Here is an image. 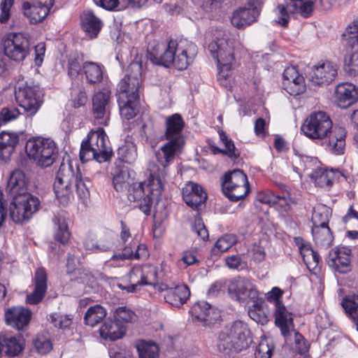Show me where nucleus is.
Instances as JSON below:
<instances>
[{"label":"nucleus","instance_id":"5701e85b","mask_svg":"<svg viewBox=\"0 0 358 358\" xmlns=\"http://www.w3.org/2000/svg\"><path fill=\"white\" fill-rule=\"evenodd\" d=\"M34 290L27 295L26 301L30 305L40 303L48 289V275L43 268L36 269L33 278Z\"/></svg>","mask_w":358,"mask_h":358},{"label":"nucleus","instance_id":"7ed1b4c3","mask_svg":"<svg viewBox=\"0 0 358 358\" xmlns=\"http://www.w3.org/2000/svg\"><path fill=\"white\" fill-rule=\"evenodd\" d=\"M250 342V331L248 324L236 320L220 332L217 345L220 352L229 355L246 349Z\"/></svg>","mask_w":358,"mask_h":358},{"label":"nucleus","instance_id":"393cba45","mask_svg":"<svg viewBox=\"0 0 358 358\" xmlns=\"http://www.w3.org/2000/svg\"><path fill=\"white\" fill-rule=\"evenodd\" d=\"M338 74L337 66L330 62L314 66L309 74L310 80L315 85H328Z\"/></svg>","mask_w":358,"mask_h":358},{"label":"nucleus","instance_id":"dca6fc26","mask_svg":"<svg viewBox=\"0 0 358 358\" xmlns=\"http://www.w3.org/2000/svg\"><path fill=\"white\" fill-rule=\"evenodd\" d=\"M174 46L176 51L172 65L180 71L185 70L193 62L197 54V48L186 38L174 41Z\"/></svg>","mask_w":358,"mask_h":358},{"label":"nucleus","instance_id":"e433bc0d","mask_svg":"<svg viewBox=\"0 0 358 358\" xmlns=\"http://www.w3.org/2000/svg\"><path fill=\"white\" fill-rule=\"evenodd\" d=\"M274 317L275 325L280 329L282 334L285 336L289 333L290 327L293 325L292 314L282 304L275 307Z\"/></svg>","mask_w":358,"mask_h":358},{"label":"nucleus","instance_id":"09e8293b","mask_svg":"<svg viewBox=\"0 0 358 358\" xmlns=\"http://www.w3.org/2000/svg\"><path fill=\"white\" fill-rule=\"evenodd\" d=\"M117 102L122 117L126 120H131L136 115L138 100H131V99H122L117 98Z\"/></svg>","mask_w":358,"mask_h":358},{"label":"nucleus","instance_id":"4d7b16f0","mask_svg":"<svg viewBox=\"0 0 358 358\" xmlns=\"http://www.w3.org/2000/svg\"><path fill=\"white\" fill-rule=\"evenodd\" d=\"M283 89L292 96H296L303 93L306 90L304 78L294 81H282Z\"/></svg>","mask_w":358,"mask_h":358},{"label":"nucleus","instance_id":"bb28decb","mask_svg":"<svg viewBox=\"0 0 358 358\" xmlns=\"http://www.w3.org/2000/svg\"><path fill=\"white\" fill-rule=\"evenodd\" d=\"M31 313L27 308L13 306L5 310L6 323L18 330L27 326L31 320Z\"/></svg>","mask_w":358,"mask_h":358},{"label":"nucleus","instance_id":"680f3d73","mask_svg":"<svg viewBox=\"0 0 358 358\" xmlns=\"http://www.w3.org/2000/svg\"><path fill=\"white\" fill-rule=\"evenodd\" d=\"M295 243L299 247L300 253L303 257V262L307 265V266L310 268V264H311V262H309V254L313 253V250L311 248V246L309 244H308L303 238L300 237L295 238Z\"/></svg>","mask_w":358,"mask_h":358},{"label":"nucleus","instance_id":"6ab92c4d","mask_svg":"<svg viewBox=\"0 0 358 358\" xmlns=\"http://www.w3.org/2000/svg\"><path fill=\"white\" fill-rule=\"evenodd\" d=\"M53 4V0H34L31 3L26 1L22 4L23 13L30 23L37 24L45 18Z\"/></svg>","mask_w":358,"mask_h":358},{"label":"nucleus","instance_id":"7c9ffc66","mask_svg":"<svg viewBox=\"0 0 358 358\" xmlns=\"http://www.w3.org/2000/svg\"><path fill=\"white\" fill-rule=\"evenodd\" d=\"M19 142V136L15 133L2 131L0 133V163H6L15 152Z\"/></svg>","mask_w":358,"mask_h":358},{"label":"nucleus","instance_id":"8fccbe9b","mask_svg":"<svg viewBox=\"0 0 358 358\" xmlns=\"http://www.w3.org/2000/svg\"><path fill=\"white\" fill-rule=\"evenodd\" d=\"M341 305L349 317L355 322H358V294L345 296L343 298Z\"/></svg>","mask_w":358,"mask_h":358},{"label":"nucleus","instance_id":"603ef678","mask_svg":"<svg viewBox=\"0 0 358 358\" xmlns=\"http://www.w3.org/2000/svg\"><path fill=\"white\" fill-rule=\"evenodd\" d=\"M83 59L78 55H71L67 61L66 69L68 76L71 79L77 78L80 73H83Z\"/></svg>","mask_w":358,"mask_h":358},{"label":"nucleus","instance_id":"5fc2aeb1","mask_svg":"<svg viewBox=\"0 0 358 358\" xmlns=\"http://www.w3.org/2000/svg\"><path fill=\"white\" fill-rule=\"evenodd\" d=\"M344 69L351 76H358V46L345 57Z\"/></svg>","mask_w":358,"mask_h":358},{"label":"nucleus","instance_id":"f03ea898","mask_svg":"<svg viewBox=\"0 0 358 358\" xmlns=\"http://www.w3.org/2000/svg\"><path fill=\"white\" fill-rule=\"evenodd\" d=\"M208 50L216 59L218 66L217 80L220 85L230 86V72L236 64L234 48L229 36L223 31H219L214 40L208 45Z\"/></svg>","mask_w":358,"mask_h":358},{"label":"nucleus","instance_id":"e2e57ef3","mask_svg":"<svg viewBox=\"0 0 358 358\" xmlns=\"http://www.w3.org/2000/svg\"><path fill=\"white\" fill-rule=\"evenodd\" d=\"M219 136L220 141L224 143L225 148L229 151V158L234 160L239 157L240 152L238 149L236 148L234 142L229 139L226 133L223 131H219Z\"/></svg>","mask_w":358,"mask_h":358},{"label":"nucleus","instance_id":"b1692460","mask_svg":"<svg viewBox=\"0 0 358 358\" xmlns=\"http://www.w3.org/2000/svg\"><path fill=\"white\" fill-rule=\"evenodd\" d=\"M182 198L185 203L193 210H198L205 204L208 196L203 187L194 182H189L182 190Z\"/></svg>","mask_w":358,"mask_h":358},{"label":"nucleus","instance_id":"c9c22d12","mask_svg":"<svg viewBox=\"0 0 358 358\" xmlns=\"http://www.w3.org/2000/svg\"><path fill=\"white\" fill-rule=\"evenodd\" d=\"M339 174V172H334L332 169L328 171L325 169L317 166L310 176L314 180L315 185L329 189L333 185L336 174Z\"/></svg>","mask_w":358,"mask_h":358},{"label":"nucleus","instance_id":"49530a36","mask_svg":"<svg viewBox=\"0 0 358 358\" xmlns=\"http://www.w3.org/2000/svg\"><path fill=\"white\" fill-rule=\"evenodd\" d=\"M91 181L88 178H83L81 173L78 172L73 174V187L76 188L78 196L81 199H85L90 196L89 188Z\"/></svg>","mask_w":358,"mask_h":358},{"label":"nucleus","instance_id":"9b49d317","mask_svg":"<svg viewBox=\"0 0 358 358\" xmlns=\"http://www.w3.org/2000/svg\"><path fill=\"white\" fill-rule=\"evenodd\" d=\"M141 66L138 63H131L127 71H131L133 74L127 73L120 81L117 85V98L131 100L139 99V85L141 83Z\"/></svg>","mask_w":358,"mask_h":358},{"label":"nucleus","instance_id":"aec40b11","mask_svg":"<svg viewBox=\"0 0 358 358\" xmlns=\"http://www.w3.org/2000/svg\"><path fill=\"white\" fill-rule=\"evenodd\" d=\"M157 268L151 264L135 265L129 273L130 282H135L141 286L155 287L157 284Z\"/></svg>","mask_w":358,"mask_h":358},{"label":"nucleus","instance_id":"c85d7f7f","mask_svg":"<svg viewBox=\"0 0 358 358\" xmlns=\"http://www.w3.org/2000/svg\"><path fill=\"white\" fill-rule=\"evenodd\" d=\"M335 97L337 105L346 108L358 101V88L352 83H340L336 87Z\"/></svg>","mask_w":358,"mask_h":358},{"label":"nucleus","instance_id":"69168bd1","mask_svg":"<svg viewBox=\"0 0 358 358\" xmlns=\"http://www.w3.org/2000/svg\"><path fill=\"white\" fill-rule=\"evenodd\" d=\"M192 230L198 237L201 238V240H208L209 236L208 231L201 218H195L194 222L192 224Z\"/></svg>","mask_w":358,"mask_h":358},{"label":"nucleus","instance_id":"f257e3e1","mask_svg":"<svg viewBox=\"0 0 358 358\" xmlns=\"http://www.w3.org/2000/svg\"><path fill=\"white\" fill-rule=\"evenodd\" d=\"M165 138L168 141L155 153L156 159L159 165L164 167L171 164L176 155L180 154L185 144L182 130L185 122L182 116L175 113L166 117Z\"/></svg>","mask_w":358,"mask_h":358},{"label":"nucleus","instance_id":"20e7f679","mask_svg":"<svg viewBox=\"0 0 358 358\" xmlns=\"http://www.w3.org/2000/svg\"><path fill=\"white\" fill-rule=\"evenodd\" d=\"M108 143V136L103 129L90 132L87 139L81 143L80 159L82 162L92 159L99 163L108 161L112 153Z\"/></svg>","mask_w":358,"mask_h":358},{"label":"nucleus","instance_id":"412c9836","mask_svg":"<svg viewBox=\"0 0 358 358\" xmlns=\"http://www.w3.org/2000/svg\"><path fill=\"white\" fill-rule=\"evenodd\" d=\"M189 313L194 320L201 322L204 326L213 324L221 317L218 309L204 301L195 303Z\"/></svg>","mask_w":358,"mask_h":358},{"label":"nucleus","instance_id":"37998d69","mask_svg":"<svg viewBox=\"0 0 358 358\" xmlns=\"http://www.w3.org/2000/svg\"><path fill=\"white\" fill-rule=\"evenodd\" d=\"M107 315L106 310L101 305L90 307L84 315V322L86 325L94 327L100 323Z\"/></svg>","mask_w":358,"mask_h":358},{"label":"nucleus","instance_id":"c756f323","mask_svg":"<svg viewBox=\"0 0 358 358\" xmlns=\"http://www.w3.org/2000/svg\"><path fill=\"white\" fill-rule=\"evenodd\" d=\"M190 296V290L185 284H178L167 289L164 294L165 301L172 306L180 308L185 304Z\"/></svg>","mask_w":358,"mask_h":358},{"label":"nucleus","instance_id":"13d9d810","mask_svg":"<svg viewBox=\"0 0 358 358\" xmlns=\"http://www.w3.org/2000/svg\"><path fill=\"white\" fill-rule=\"evenodd\" d=\"M50 322L59 329L69 328L72 324V318L69 315L52 313L50 315Z\"/></svg>","mask_w":358,"mask_h":358},{"label":"nucleus","instance_id":"2f4dec72","mask_svg":"<svg viewBox=\"0 0 358 358\" xmlns=\"http://www.w3.org/2000/svg\"><path fill=\"white\" fill-rule=\"evenodd\" d=\"M81 26L84 31L91 38H95L102 27L101 20L96 17L92 10H84L80 16Z\"/></svg>","mask_w":358,"mask_h":358},{"label":"nucleus","instance_id":"0eeeda50","mask_svg":"<svg viewBox=\"0 0 358 358\" xmlns=\"http://www.w3.org/2000/svg\"><path fill=\"white\" fill-rule=\"evenodd\" d=\"M329 115L324 111L313 112L301 126V131L310 139L322 141L334 127Z\"/></svg>","mask_w":358,"mask_h":358},{"label":"nucleus","instance_id":"864d4df0","mask_svg":"<svg viewBox=\"0 0 358 358\" xmlns=\"http://www.w3.org/2000/svg\"><path fill=\"white\" fill-rule=\"evenodd\" d=\"M113 317L118 323L123 325L135 322L137 317L136 313L127 306H120L115 308Z\"/></svg>","mask_w":358,"mask_h":358},{"label":"nucleus","instance_id":"58836bf2","mask_svg":"<svg viewBox=\"0 0 358 358\" xmlns=\"http://www.w3.org/2000/svg\"><path fill=\"white\" fill-rule=\"evenodd\" d=\"M311 231L317 247L327 248L331 245L334 236L329 226L312 227Z\"/></svg>","mask_w":358,"mask_h":358},{"label":"nucleus","instance_id":"338daca9","mask_svg":"<svg viewBox=\"0 0 358 358\" xmlns=\"http://www.w3.org/2000/svg\"><path fill=\"white\" fill-rule=\"evenodd\" d=\"M283 294V291L278 287H273L268 293L266 294V299L269 303L273 304L274 307L282 304L281 299Z\"/></svg>","mask_w":358,"mask_h":358},{"label":"nucleus","instance_id":"3c124183","mask_svg":"<svg viewBox=\"0 0 358 358\" xmlns=\"http://www.w3.org/2000/svg\"><path fill=\"white\" fill-rule=\"evenodd\" d=\"M140 358H157L159 348L152 342L141 341L136 346Z\"/></svg>","mask_w":358,"mask_h":358},{"label":"nucleus","instance_id":"9d476101","mask_svg":"<svg viewBox=\"0 0 358 358\" xmlns=\"http://www.w3.org/2000/svg\"><path fill=\"white\" fill-rule=\"evenodd\" d=\"M314 3V0H285V3L279 4L273 10L276 15L274 22L286 27L290 13H299L303 17H308L313 11Z\"/></svg>","mask_w":358,"mask_h":358},{"label":"nucleus","instance_id":"0e129e2a","mask_svg":"<svg viewBox=\"0 0 358 358\" xmlns=\"http://www.w3.org/2000/svg\"><path fill=\"white\" fill-rule=\"evenodd\" d=\"M34 345L37 351L41 354H46L52 348L50 340L43 336H37L34 341Z\"/></svg>","mask_w":358,"mask_h":358},{"label":"nucleus","instance_id":"4c0bfd02","mask_svg":"<svg viewBox=\"0 0 358 358\" xmlns=\"http://www.w3.org/2000/svg\"><path fill=\"white\" fill-rule=\"evenodd\" d=\"M221 185L222 189L228 191L229 189L234 187V186L249 185V182L247 176L243 171L235 169L224 175Z\"/></svg>","mask_w":358,"mask_h":358},{"label":"nucleus","instance_id":"a211bd4d","mask_svg":"<svg viewBox=\"0 0 358 358\" xmlns=\"http://www.w3.org/2000/svg\"><path fill=\"white\" fill-rule=\"evenodd\" d=\"M128 199L137 203L138 207L145 215H149L152 206V198L147 193L145 182H133L128 187Z\"/></svg>","mask_w":358,"mask_h":358},{"label":"nucleus","instance_id":"1a4fd4ad","mask_svg":"<svg viewBox=\"0 0 358 358\" xmlns=\"http://www.w3.org/2000/svg\"><path fill=\"white\" fill-rule=\"evenodd\" d=\"M73 170L70 163H62L56 175L53 185L55 196L59 203L66 206L73 199Z\"/></svg>","mask_w":358,"mask_h":358},{"label":"nucleus","instance_id":"f704fd0d","mask_svg":"<svg viewBox=\"0 0 358 358\" xmlns=\"http://www.w3.org/2000/svg\"><path fill=\"white\" fill-rule=\"evenodd\" d=\"M163 170L159 173H151L148 183H145L147 193L149 194L153 200H157L161 196L164 189V176L166 174V169L160 165Z\"/></svg>","mask_w":358,"mask_h":358},{"label":"nucleus","instance_id":"39448f33","mask_svg":"<svg viewBox=\"0 0 358 358\" xmlns=\"http://www.w3.org/2000/svg\"><path fill=\"white\" fill-rule=\"evenodd\" d=\"M26 151L29 158L33 159L37 165L48 167L57 158L59 149L53 140L36 137L28 141Z\"/></svg>","mask_w":358,"mask_h":358},{"label":"nucleus","instance_id":"79ce46f5","mask_svg":"<svg viewBox=\"0 0 358 358\" xmlns=\"http://www.w3.org/2000/svg\"><path fill=\"white\" fill-rule=\"evenodd\" d=\"M137 148L131 141L126 140L117 150V158L121 162L131 164L137 159Z\"/></svg>","mask_w":358,"mask_h":358},{"label":"nucleus","instance_id":"f3484780","mask_svg":"<svg viewBox=\"0 0 358 358\" xmlns=\"http://www.w3.org/2000/svg\"><path fill=\"white\" fill-rule=\"evenodd\" d=\"M347 131L340 126H334L322 140L324 149L335 155H343L345 150Z\"/></svg>","mask_w":358,"mask_h":358},{"label":"nucleus","instance_id":"473e14b6","mask_svg":"<svg viewBox=\"0 0 358 358\" xmlns=\"http://www.w3.org/2000/svg\"><path fill=\"white\" fill-rule=\"evenodd\" d=\"M126 331L123 324L115 321L107 320L99 329L100 336L105 340L115 341L122 338Z\"/></svg>","mask_w":358,"mask_h":358},{"label":"nucleus","instance_id":"6e6552de","mask_svg":"<svg viewBox=\"0 0 358 358\" xmlns=\"http://www.w3.org/2000/svg\"><path fill=\"white\" fill-rule=\"evenodd\" d=\"M40 206L39 199L31 194L12 198L8 207L10 218L17 224L27 222Z\"/></svg>","mask_w":358,"mask_h":358},{"label":"nucleus","instance_id":"423d86ee","mask_svg":"<svg viewBox=\"0 0 358 358\" xmlns=\"http://www.w3.org/2000/svg\"><path fill=\"white\" fill-rule=\"evenodd\" d=\"M15 96L18 105L28 116L34 115L43 103V92L38 85L18 80L15 87Z\"/></svg>","mask_w":358,"mask_h":358},{"label":"nucleus","instance_id":"ddd939ff","mask_svg":"<svg viewBox=\"0 0 358 358\" xmlns=\"http://www.w3.org/2000/svg\"><path fill=\"white\" fill-rule=\"evenodd\" d=\"M174 41L167 43H153L149 44L147 50V57L152 64L169 68L174 62Z\"/></svg>","mask_w":358,"mask_h":358},{"label":"nucleus","instance_id":"052dcab7","mask_svg":"<svg viewBox=\"0 0 358 358\" xmlns=\"http://www.w3.org/2000/svg\"><path fill=\"white\" fill-rule=\"evenodd\" d=\"M20 114L19 110L15 107H5L0 111V125H4L9 122L17 119Z\"/></svg>","mask_w":358,"mask_h":358},{"label":"nucleus","instance_id":"774afa93","mask_svg":"<svg viewBox=\"0 0 358 358\" xmlns=\"http://www.w3.org/2000/svg\"><path fill=\"white\" fill-rule=\"evenodd\" d=\"M273 346L266 341H261L255 352V358H271Z\"/></svg>","mask_w":358,"mask_h":358},{"label":"nucleus","instance_id":"ea45409f","mask_svg":"<svg viewBox=\"0 0 358 358\" xmlns=\"http://www.w3.org/2000/svg\"><path fill=\"white\" fill-rule=\"evenodd\" d=\"M1 340V350L2 353L10 357H14L18 355L22 350V346L18 339L8 334L0 333Z\"/></svg>","mask_w":358,"mask_h":358},{"label":"nucleus","instance_id":"a19ab883","mask_svg":"<svg viewBox=\"0 0 358 358\" xmlns=\"http://www.w3.org/2000/svg\"><path fill=\"white\" fill-rule=\"evenodd\" d=\"M113 175V185L117 192H124L128 189L131 185V178L127 167H115Z\"/></svg>","mask_w":358,"mask_h":358},{"label":"nucleus","instance_id":"f8f14e48","mask_svg":"<svg viewBox=\"0 0 358 358\" xmlns=\"http://www.w3.org/2000/svg\"><path fill=\"white\" fill-rule=\"evenodd\" d=\"M3 54L15 62L23 61L29 54V41L21 33H10L3 41Z\"/></svg>","mask_w":358,"mask_h":358},{"label":"nucleus","instance_id":"a878e982","mask_svg":"<svg viewBox=\"0 0 358 358\" xmlns=\"http://www.w3.org/2000/svg\"><path fill=\"white\" fill-rule=\"evenodd\" d=\"M350 255L349 248H335L329 253L328 264L335 271L341 273H346L351 270Z\"/></svg>","mask_w":358,"mask_h":358},{"label":"nucleus","instance_id":"6e6d98bb","mask_svg":"<svg viewBox=\"0 0 358 358\" xmlns=\"http://www.w3.org/2000/svg\"><path fill=\"white\" fill-rule=\"evenodd\" d=\"M224 194L231 201L236 202L243 198L250 192V184L232 187L228 191L222 189Z\"/></svg>","mask_w":358,"mask_h":358},{"label":"nucleus","instance_id":"a18cd8bd","mask_svg":"<svg viewBox=\"0 0 358 358\" xmlns=\"http://www.w3.org/2000/svg\"><path fill=\"white\" fill-rule=\"evenodd\" d=\"M329 209L322 204H318L313 208L311 222L312 227L329 226Z\"/></svg>","mask_w":358,"mask_h":358},{"label":"nucleus","instance_id":"c03bdc74","mask_svg":"<svg viewBox=\"0 0 358 358\" xmlns=\"http://www.w3.org/2000/svg\"><path fill=\"white\" fill-rule=\"evenodd\" d=\"M342 42L352 49L358 46V20H354L347 26L342 34Z\"/></svg>","mask_w":358,"mask_h":358},{"label":"nucleus","instance_id":"bf43d9fd","mask_svg":"<svg viewBox=\"0 0 358 358\" xmlns=\"http://www.w3.org/2000/svg\"><path fill=\"white\" fill-rule=\"evenodd\" d=\"M114 236L115 235L112 232H106L102 235L96 241L98 252L111 250L114 246Z\"/></svg>","mask_w":358,"mask_h":358},{"label":"nucleus","instance_id":"2eb2a0df","mask_svg":"<svg viewBox=\"0 0 358 358\" xmlns=\"http://www.w3.org/2000/svg\"><path fill=\"white\" fill-rule=\"evenodd\" d=\"M260 14L259 3L257 0H249L243 7L235 10L231 17L233 26L241 29L251 25L257 20Z\"/></svg>","mask_w":358,"mask_h":358},{"label":"nucleus","instance_id":"72a5a7b5","mask_svg":"<svg viewBox=\"0 0 358 358\" xmlns=\"http://www.w3.org/2000/svg\"><path fill=\"white\" fill-rule=\"evenodd\" d=\"M104 66L101 64L86 61L83 63V75L87 83L94 85L103 80Z\"/></svg>","mask_w":358,"mask_h":358},{"label":"nucleus","instance_id":"4be33fe9","mask_svg":"<svg viewBox=\"0 0 358 358\" xmlns=\"http://www.w3.org/2000/svg\"><path fill=\"white\" fill-rule=\"evenodd\" d=\"M110 92L108 90L99 91L92 96V114L101 124H107L110 115Z\"/></svg>","mask_w":358,"mask_h":358},{"label":"nucleus","instance_id":"cd10ccee","mask_svg":"<svg viewBox=\"0 0 358 358\" xmlns=\"http://www.w3.org/2000/svg\"><path fill=\"white\" fill-rule=\"evenodd\" d=\"M27 187L25 173L21 170L15 169L9 176L6 191L12 198L23 196L30 194L27 192Z\"/></svg>","mask_w":358,"mask_h":358},{"label":"nucleus","instance_id":"4468645a","mask_svg":"<svg viewBox=\"0 0 358 358\" xmlns=\"http://www.w3.org/2000/svg\"><path fill=\"white\" fill-rule=\"evenodd\" d=\"M228 292L233 299L240 302L255 299L259 295L253 280L251 278L241 276L230 280L228 285Z\"/></svg>","mask_w":358,"mask_h":358},{"label":"nucleus","instance_id":"de8ad7c7","mask_svg":"<svg viewBox=\"0 0 358 358\" xmlns=\"http://www.w3.org/2000/svg\"><path fill=\"white\" fill-rule=\"evenodd\" d=\"M52 221L55 228V240L60 243L65 244L69 239L70 232L64 219L61 217L55 216Z\"/></svg>","mask_w":358,"mask_h":358}]
</instances>
